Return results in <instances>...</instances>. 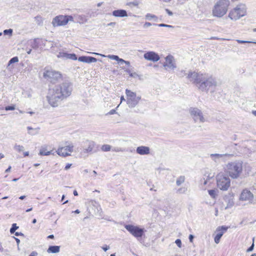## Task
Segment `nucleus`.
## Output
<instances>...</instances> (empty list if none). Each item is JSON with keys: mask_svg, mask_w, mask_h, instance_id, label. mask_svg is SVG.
<instances>
[{"mask_svg": "<svg viewBox=\"0 0 256 256\" xmlns=\"http://www.w3.org/2000/svg\"><path fill=\"white\" fill-rule=\"evenodd\" d=\"M72 88L67 83H62L52 88H49L46 98L52 107L58 106L59 101L67 98L71 94Z\"/></svg>", "mask_w": 256, "mask_h": 256, "instance_id": "nucleus-1", "label": "nucleus"}, {"mask_svg": "<svg viewBox=\"0 0 256 256\" xmlns=\"http://www.w3.org/2000/svg\"><path fill=\"white\" fill-rule=\"evenodd\" d=\"M188 78L193 83L198 85V88L202 90H207L216 84L214 78L206 74L191 72L188 74Z\"/></svg>", "mask_w": 256, "mask_h": 256, "instance_id": "nucleus-2", "label": "nucleus"}, {"mask_svg": "<svg viewBox=\"0 0 256 256\" xmlns=\"http://www.w3.org/2000/svg\"><path fill=\"white\" fill-rule=\"evenodd\" d=\"M224 170L226 174L232 179H238L242 174L243 164L242 162H232L227 164Z\"/></svg>", "mask_w": 256, "mask_h": 256, "instance_id": "nucleus-3", "label": "nucleus"}, {"mask_svg": "<svg viewBox=\"0 0 256 256\" xmlns=\"http://www.w3.org/2000/svg\"><path fill=\"white\" fill-rule=\"evenodd\" d=\"M230 4L228 0H218L213 8V16L218 18L223 16L226 14Z\"/></svg>", "mask_w": 256, "mask_h": 256, "instance_id": "nucleus-4", "label": "nucleus"}, {"mask_svg": "<svg viewBox=\"0 0 256 256\" xmlns=\"http://www.w3.org/2000/svg\"><path fill=\"white\" fill-rule=\"evenodd\" d=\"M43 76L51 83H55L62 78V76L60 72L48 67L44 68Z\"/></svg>", "mask_w": 256, "mask_h": 256, "instance_id": "nucleus-5", "label": "nucleus"}, {"mask_svg": "<svg viewBox=\"0 0 256 256\" xmlns=\"http://www.w3.org/2000/svg\"><path fill=\"white\" fill-rule=\"evenodd\" d=\"M216 186L218 188L222 191H226L230 186V180L222 172H219L216 176Z\"/></svg>", "mask_w": 256, "mask_h": 256, "instance_id": "nucleus-6", "label": "nucleus"}, {"mask_svg": "<svg viewBox=\"0 0 256 256\" xmlns=\"http://www.w3.org/2000/svg\"><path fill=\"white\" fill-rule=\"evenodd\" d=\"M246 14V9L244 6L240 4L230 11L228 17L232 20H237Z\"/></svg>", "mask_w": 256, "mask_h": 256, "instance_id": "nucleus-7", "label": "nucleus"}, {"mask_svg": "<svg viewBox=\"0 0 256 256\" xmlns=\"http://www.w3.org/2000/svg\"><path fill=\"white\" fill-rule=\"evenodd\" d=\"M126 96L127 104L130 107H134L138 104L141 98L140 96H136L135 92L128 90H126Z\"/></svg>", "mask_w": 256, "mask_h": 256, "instance_id": "nucleus-8", "label": "nucleus"}, {"mask_svg": "<svg viewBox=\"0 0 256 256\" xmlns=\"http://www.w3.org/2000/svg\"><path fill=\"white\" fill-rule=\"evenodd\" d=\"M74 148L72 144L66 142L64 146L59 147L56 152L58 156L66 157L70 156L74 150Z\"/></svg>", "mask_w": 256, "mask_h": 256, "instance_id": "nucleus-9", "label": "nucleus"}, {"mask_svg": "<svg viewBox=\"0 0 256 256\" xmlns=\"http://www.w3.org/2000/svg\"><path fill=\"white\" fill-rule=\"evenodd\" d=\"M72 16L59 15L56 16L52 20V24L54 26H58L66 25L68 21L72 20Z\"/></svg>", "mask_w": 256, "mask_h": 256, "instance_id": "nucleus-10", "label": "nucleus"}, {"mask_svg": "<svg viewBox=\"0 0 256 256\" xmlns=\"http://www.w3.org/2000/svg\"><path fill=\"white\" fill-rule=\"evenodd\" d=\"M125 228L128 230L134 236L138 238H142L144 234L145 230L137 226L131 224L125 226Z\"/></svg>", "mask_w": 256, "mask_h": 256, "instance_id": "nucleus-11", "label": "nucleus"}, {"mask_svg": "<svg viewBox=\"0 0 256 256\" xmlns=\"http://www.w3.org/2000/svg\"><path fill=\"white\" fill-rule=\"evenodd\" d=\"M254 198L252 193L248 189H244L240 196V200L241 201L248 202H251Z\"/></svg>", "mask_w": 256, "mask_h": 256, "instance_id": "nucleus-12", "label": "nucleus"}, {"mask_svg": "<svg viewBox=\"0 0 256 256\" xmlns=\"http://www.w3.org/2000/svg\"><path fill=\"white\" fill-rule=\"evenodd\" d=\"M144 57L146 60L153 62H156L160 59L159 55L152 51L146 52L144 55Z\"/></svg>", "mask_w": 256, "mask_h": 256, "instance_id": "nucleus-13", "label": "nucleus"}, {"mask_svg": "<svg viewBox=\"0 0 256 256\" xmlns=\"http://www.w3.org/2000/svg\"><path fill=\"white\" fill-rule=\"evenodd\" d=\"M54 148L52 146H44L42 147L39 154L40 156H49L54 154Z\"/></svg>", "mask_w": 256, "mask_h": 256, "instance_id": "nucleus-14", "label": "nucleus"}, {"mask_svg": "<svg viewBox=\"0 0 256 256\" xmlns=\"http://www.w3.org/2000/svg\"><path fill=\"white\" fill-rule=\"evenodd\" d=\"M166 61L164 64V66L166 68H176L174 58L172 56H168L166 58Z\"/></svg>", "mask_w": 256, "mask_h": 256, "instance_id": "nucleus-15", "label": "nucleus"}, {"mask_svg": "<svg viewBox=\"0 0 256 256\" xmlns=\"http://www.w3.org/2000/svg\"><path fill=\"white\" fill-rule=\"evenodd\" d=\"M190 114L195 120L199 118L202 122H204V118L202 112L196 108H192L190 110Z\"/></svg>", "mask_w": 256, "mask_h": 256, "instance_id": "nucleus-16", "label": "nucleus"}, {"mask_svg": "<svg viewBox=\"0 0 256 256\" xmlns=\"http://www.w3.org/2000/svg\"><path fill=\"white\" fill-rule=\"evenodd\" d=\"M78 60L80 62H86V63H90V62H96L97 59L95 58L92 56H82L78 58Z\"/></svg>", "mask_w": 256, "mask_h": 256, "instance_id": "nucleus-17", "label": "nucleus"}, {"mask_svg": "<svg viewBox=\"0 0 256 256\" xmlns=\"http://www.w3.org/2000/svg\"><path fill=\"white\" fill-rule=\"evenodd\" d=\"M136 152L140 155L148 154H150V148L148 146H140L136 148Z\"/></svg>", "mask_w": 256, "mask_h": 256, "instance_id": "nucleus-18", "label": "nucleus"}, {"mask_svg": "<svg viewBox=\"0 0 256 256\" xmlns=\"http://www.w3.org/2000/svg\"><path fill=\"white\" fill-rule=\"evenodd\" d=\"M107 57L110 59L116 60L118 61L119 63H124L128 66H130V62L124 60L120 58L118 56L108 55L107 56Z\"/></svg>", "mask_w": 256, "mask_h": 256, "instance_id": "nucleus-19", "label": "nucleus"}, {"mask_svg": "<svg viewBox=\"0 0 256 256\" xmlns=\"http://www.w3.org/2000/svg\"><path fill=\"white\" fill-rule=\"evenodd\" d=\"M112 14L116 17H124L128 16L126 12L124 10H115L112 12Z\"/></svg>", "mask_w": 256, "mask_h": 256, "instance_id": "nucleus-20", "label": "nucleus"}, {"mask_svg": "<svg viewBox=\"0 0 256 256\" xmlns=\"http://www.w3.org/2000/svg\"><path fill=\"white\" fill-rule=\"evenodd\" d=\"M228 229V227L226 226H219L216 230V232H217L216 234L222 236L226 232Z\"/></svg>", "mask_w": 256, "mask_h": 256, "instance_id": "nucleus-21", "label": "nucleus"}, {"mask_svg": "<svg viewBox=\"0 0 256 256\" xmlns=\"http://www.w3.org/2000/svg\"><path fill=\"white\" fill-rule=\"evenodd\" d=\"M124 70V72L128 75L129 78H135L138 76L136 72H134L132 69L126 68H122Z\"/></svg>", "mask_w": 256, "mask_h": 256, "instance_id": "nucleus-22", "label": "nucleus"}, {"mask_svg": "<svg viewBox=\"0 0 256 256\" xmlns=\"http://www.w3.org/2000/svg\"><path fill=\"white\" fill-rule=\"evenodd\" d=\"M47 251L48 253H57L60 252V246H50Z\"/></svg>", "mask_w": 256, "mask_h": 256, "instance_id": "nucleus-23", "label": "nucleus"}, {"mask_svg": "<svg viewBox=\"0 0 256 256\" xmlns=\"http://www.w3.org/2000/svg\"><path fill=\"white\" fill-rule=\"evenodd\" d=\"M208 194L212 198H216L217 196V190H208Z\"/></svg>", "mask_w": 256, "mask_h": 256, "instance_id": "nucleus-24", "label": "nucleus"}, {"mask_svg": "<svg viewBox=\"0 0 256 256\" xmlns=\"http://www.w3.org/2000/svg\"><path fill=\"white\" fill-rule=\"evenodd\" d=\"M101 149L104 152H108L110 150L111 146L108 144H104L102 146Z\"/></svg>", "mask_w": 256, "mask_h": 256, "instance_id": "nucleus-25", "label": "nucleus"}, {"mask_svg": "<svg viewBox=\"0 0 256 256\" xmlns=\"http://www.w3.org/2000/svg\"><path fill=\"white\" fill-rule=\"evenodd\" d=\"M139 4V2L138 0H135L132 2H128L127 3V5L129 6H138Z\"/></svg>", "mask_w": 256, "mask_h": 256, "instance_id": "nucleus-26", "label": "nucleus"}, {"mask_svg": "<svg viewBox=\"0 0 256 256\" xmlns=\"http://www.w3.org/2000/svg\"><path fill=\"white\" fill-rule=\"evenodd\" d=\"M18 228V227L16 226V224H13L10 229V233L13 234Z\"/></svg>", "mask_w": 256, "mask_h": 256, "instance_id": "nucleus-27", "label": "nucleus"}, {"mask_svg": "<svg viewBox=\"0 0 256 256\" xmlns=\"http://www.w3.org/2000/svg\"><path fill=\"white\" fill-rule=\"evenodd\" d=\"M184 181V176H180L176 180V184L178 186L180 185Z\"/></svg>", "mask_w": 256, "mask_h": 256, "instance_id": "nucleus-28", "label": "nucleus"}, {"mask_svg": "<svg viewBox=\"0 0 256 256\" xmlns=\"http://www.w3.org/2000/svg\"><path fill=\"white\" fill-rule=\"evenodd\" d=\"M18 61V58L17 56H15L12 58L8 62V65L14 63V62H17Z\"/></svg>", "mask_w": 256, "mask_h": 256, "instance_id": "nucleus-29", "label": "nucleus"}, {"mask_svg": "<svg viewBox=\"0 0 256 256\" xmlns=\"http://www.w3.org/2000/svg\"><path fill=\"white\" fill-rule=\"evenodd\" d=\"M146 18L148 20H151L152 18H157V17L155 15H153L150 14H148L146 16Z\"/></svg>", "mask_w": 256, "mask_h": 256, "instance_id": "nucleus-30", "label": "nucleus"}, {"mask_svg": "<svg viewBox=\"0 0 256 256\" xmlns=\"http://www.w3.org/2000/svg\"><path fill=\"white\" fill-rule=\"evenodd\" d=\"M15 108V106L14 105L6 106L4 108L6 110H14Z\"/></svg>", "mask_w": 256, "mask_h": 256, "instance_id": "nucleus-31", "label": "nucleus"}, {"mask_svg": "<svg viewBox=\"0 0 256 256\" xmlns=\"http://www.w3.org/2000/svg\"><path fill=\"white\" fill-rule=\"evenodd\" d=\"M221 237H222L221 236H218V234H216L214 238V242L216 244H218L220 242V239Z\"/></svg>", "mask_w": 256, "mask_h": 256, "instance_id": "nucleus-32", "label": "nucleus"}, {"mask_svg": "<svg viewBox=\"0 0 256 256\" xmlns=\"http://www.w3.org/2000/svg\"><path fill=\"white\" fill-rule=\"evenodd\" d=\"M16 150L18 152H23L24 150V148L23 146H18L16 147Z\"/></svg>", "mask_w": 256, "mask_h": 256, "instance_id": "nucleus-33", "label": "nucleus"}, {"mask_svg": "<svg viewBox=\"0 0 256 256\" xmlns=\"http://www.w3.org/2000/svg\"><path fill=\"white\" fill-rule=\"evenodd\" d=\"M175 243L176 244L179 248H181V246H182V242H181V240L180 239L176 240V241H175Z\"/></svg>", "mask_w": 256, "mask_h": 256, "instance_id": "nucleus-34", "label": "nucleus"}, {"mask_svg": "<svg viewBox=\"0 0 256 256\" xmlns=\"http://www.w3.org/2000/svg\"><path fill=\"white\" fill-rule=\"evenodd\" d=\"M69 58H71V59L73 60H77V56H76L75 54H70V55Z\"/></svg>", "mask_w": 256, "mask_h": 256, "instance_id": "nucleus-35", "label": "nucleus"}, {"mask_svg": "<svg viewBox=\"0 0 256 256\" xmlns=\"http://www.w3.org/2000/svg\"><path fill=\"white\" fill-rule=\"evenodd\" d=\"M12 29L6 30H4V34H7L8 33H10L11 34H12Z\"/></svg>", "mask_w": 256, "mask_h": 256, "instance_id": "nucleus-36", "label": "nucleus"}, {"mask_svg": "<svg viewBox=\"0 0 256 256\" xmlns=\"http://www.w3.org/2000/svg\"><path fill=\"white\" fill-rule=\"evenodd\" d=\"M158 26L160 27H172V26L163 24H158Z\"/></svg>", "mask_w": 256, "mask_h": 256, "instance_id": "nucleus-37", "label": "nucleus"}, {"mask_svg": "<svg viewBox=\"0 0 256 256\" xmlns=\"http://www.w3.org/2000/svg\"><path fill=\"white\" fill-rule=\"evenodd\" d=\"M72 166V164H68L66 166H65V168H64V170H68V169H69V168H70V166Z\"/></svg>", "mask_w": 256, "mask_h": 256, "instance_id": "nucleus-38", "label": "nucleus"}, {"mask_svg": "<svg viewBox=\"0 0 256 256\" xmlns=\"http://www.w3.org/2000/svg\"><path fill=\"white\" fill-rule=\"evenodd\" d=\"M151 25H152L151 23H150V22H146V23L144 24V28H147V27H148V26H150Z\"/></svg>", "mask_w": 256, "mask_h": 256, "instance_id": "nucleus-39", "label": "nucleus"}, {"mask_svg": "<svg viewBox=\"0 0 256 256\" xmlns=\"http://www.w3.org/2000/svg\"><path fill=\"white\" fill-rule=\"evenodd\" d=\"M29 256H38V253L36 252H32Z\"/></svg>", "mask_w": 256, "mask_h": 256, "instance_id": "nucleus-40", "label": "nucleus"}, {"mask_svg": "<svg viewBox=\"0 0 256 256\" xmlns=\"http://www.w3.org/2000/svg\"><path fill=\"white\" fill-rule=\"evenodd\" d=\"M238 42L239 44H245V43H247V42H250L244 41V40H238Z\"/></svg>", "mask_w": 256, "mask_h": 256, "instance_id": "nucleus-41", "label": "nucleus"}, {"mask_svg": "<svg viewBox=\"0 0 256 256\" xmlns=\"http://www.w3.org/2000/svg\"><path fill=\"white\" fill-rule=\"evenodd\" d=\"M254 243L252 244V245L248 249V252L252 251L254 248Z\"/></svg>", "mask_w": 256, "mask_h": 256, "instance_id": "nucleus-42", "label": "nucleus"}, {"mask_svg": "<svg viewBox=\"0 0 256 256\" xmlns=\"http://www.w3.org/2000/svg\"><path fill=\"white\" fill-rule=\"evenodd\" d=\"M102 249L106 252V251L108 250L109 249V246L106 245V246H102Z\"/></svg>", "mask_w": 256, "mask_h": 256, "instance_id": "nucleus-43", "label": "nucleus"}, {"mask_svg": "<svg viewBox=\"0 0 256 256\" xmlns=\"http://www.w3.org/2000/svg\"><path fill=\"white\" fill-rule=\"evenodd\" d=\"M28 130H29L28 133L30 134H34V133H32V132H30V130H33L34 129L31 127H28Z\"/></svg>", "mask_w": 256, "mask_h": 256, "instance_id": "nucleus-44", "label": "nucleus"}, {"mask_svg": "<svg viewBox=\"0 0 256 256\" xmlns=\"http://www.w3.org/2000/svg\"><path fill=\"white\" fill-rule=\"evenodd\" d=\"M166 12L168 14V15H170V16L172 15V12L171 11H170L168 9H166Z\"/></svg>", "mask_w": 256, "mask_h": 256, "instance_id": "nucleus-45", "label": "nucleus"}, {"mask_svg": "<svg viewBox=\"0 0 256 256\" xmlns=\"http://www.w3.org/2000/svg\"><path fill=\"white\" fill-rule=\"evenodd\" d=\"M193 238H194V236L192 235V234H190L189 236V240H190V242H192V240H193Z\"/></svg>", "mask_w": 256, "mask_h": 256, "instance_id": "nucleus-46", "label": "nucleus"}, {"mask_svg": "<svg viewBox=\"0 0 256 256\" xmlns=\"http://www.w3.org/2000/svg\"><path fill=\"white\" fill-rule=\"evenodd\" d=\"M24 156L26 157L29 156V152H24Z\"/></svg>", "mask_w": 256, "mask_h": 256, "instance_id": "nucleus-47", "label": "nucleus"}, {"mask_svg": "<svg viewBox=\"0 0 256 256\" xmlns=\"http://www.w3.org/2000/svg\"><path fill=\"white\" fill-rule=\"evenodd\" d=\"M115 112H116V110H112L109 112V114H114L115 113Z\"/></svg>", "mask_w": 256, "mask_h": 256, "instance_id": "nucleus-48", "label": "nucleus"}, {"mask_svg": "<svg viewBox=\"0 0 256 256\" xmlns=\"http://www.w3.org/2000/svg\"><path fill=\"white\" fill-rule=\"evenodd\" d=\"M210 178H207L206 180H205L204 181V185H206V184H207V183L208 182V180H210Z\"/></svg>", "mask_w": 256, "mask_h": 256, "instance_id": "nucleus-49", "label": "nucleus"}, {"mask_svg": "<svg viewBox=\"0 0 256 256\" xmlns=\"http://www.w3.org/2000/svg\"><path fill=\"white\" fill-rule=\"evenodd\" d=\"M48 238L53 239L54 238V236L53 234L50 235L48 236Z\"/></svg>", "mask_w": 256, "mask_h": 256, "instance_id": "nucleus-50", "label": "nucleus"}, {"mask_svg": "<svg viewBox=\"0 0 256 256\" xmlns=\"http://www.w3.org/2000/svg\"><path fill=\"white\" fill-rule=\"evenodd\" d=\"M10 169H11V166H10L6 170V172H9L10 170Z\"/></svg>", "mask_w": 256, "mask_h": 256, "instance_id": "nucleus-51", "label": "nucleus"}, {"mask_svg": "<svg viewBox=\"0 0 256 256\" xmlns=\"http://www.w3.org/2000/svg\"><path fill=\"white\" fill-rule=\"evenodd\" d=\"M124 100H125L124 96H122L120 97V102H122V101H124Z\"/></svg>", "mask_w": 256, "mask_h": 256, "instance_id": "nucleus-52", "label": "nucleus"}, {"mask_svg": "<svg viewBox=\"0 0 256 256\" xmlns=\"http://www.w3.org/2000/svg\"><path fill=\"white\" fill-rule=\"evenodd\" d=\"M74 194L76 196H78V192H76V190H74Z\"/></svg>", "mask_w": 256, "mask_h": 256, "instance_id": "nucleus-53", "label": "nucleus"}, {"mask_svg": "<svg viewBox=\"0 0 256 256\" xmlns=\"http://www.w3.org/2000/svg\"><path fill=\"white\" fill-rule=\"evenodd\" d=\"M210 40H219V38H218L216 37H212L210 38Z\"/></svg>", "mask_w": 256, "mask_h": 256, "instance_id": "nucleus-54", "label": "nucleus"}, {"mask_svg": "<svg viewBox=\"0 0 256 256\" xmlns=\"http://www.w3.org/2000/svg\"><path fill=\"white\" fill-rule=\"evenodd\" d=\"M4 158V155L3 154H0V160Z\"/></svg>", "mask_w": 256, "mask_h": 256, "instance_id": "nucleus-55", "label": "nucleus"}, {"mask_svg": "<svg viewBox=\"0 0 256 256\" xmlns=\"http://www.w3.org/2000/svg\"><path fill=\"white\" fill-rule=\"evenodd\" d=\"M24 198H25V196H20V200H23V199H24Z\"/></svg>", "mask_w": 256, "mask_h": 256, "instance_id": "nucleus-56", "label": "nucleus"}, {"mask_svg": "<svg viewBox=\"0 0 256 256\" xmlns=\"http://www.w3.org/2000/svg\"><path fill=\"white\" fill-rule=\"evenodd\" d=\"M252 113L253 114L256 116V110H252Z\"/></svg>", "mask_w": 256, "mask_h": 256, "instance_id": "nucleus-57", "label": "nucleus"}, {"mask_svg": "<svg viewBox=\"0 0 256 256\" xmlns=\"http://www.w3.org/2000/svg\"><path fill=\"white\" fill-rule=\"evenodd\" d=\"M36 222V218H34L32 220V223L35 224Z\"/></svg>", "mask_w": 256, "mask_h": 256, "instance_id": "nucleus-58", "label": "nucleus"}, {"mask_svg": "<svg viewBox=\"0 0 256 256\" xmlns=\"http://www.w3.org/2000/svg\"><path fill=\"white\" fill-rule=\"evenodd\" d=\"M32 210V208H29V209L26 210V212H28L31 211Z\"/></svg>", "mask_w": 256, "mask_h": 256, "instance_id": "nucleus-59", "label": "nucleus"}, {"mask_svg": "<svg viewBox=\"0 0 256 256\" xmlns=\"http://www.w3.org/2000/svg\"><path fill=\"white\" fill-rule=\"evenodd\" d=\"M74 212L76 213V214H79L80 213V211L78 210H76L74 211Z\"/></svg>", "mask_w": 256, "mask_h": 256, "instance_id": "nucleus-60", "label": "nucleus"}, {"mask_svg": "<svg viewBox=\"0 0 256 256\" xmlns=\"http://www.w3.org/2000/svg\"><path fill=\"white\" fill-rule=\"evenodd\" d=\"M2 249H3L2 247V245H1V244H0V252L2 251Z\"/></svg>", "mask_w": 256, "mask_h": 256, "instance_id": "nucleus-61", "label": "nucleus"}, {"mask_svg": "<svg viewBox=\"0 0 256 256\" xmlns=\"http://www.w3.org/2000/svg\"><path fill=\"white\" fill-rule=\"evenodd\" d=\"M20 234L18 232H16L15 233V235H16V236H20Z\"/></svg>", "mask_w": 256, "mask_h": 256, "instance_id": "nucleus-62", "label": "nucleus"}, {"mask_svg": "<svg viewBox=\"0 0 256 256\" xmlns=\"http://www.w3.org/2000/svg\"><path fill=\"white\" fill-rule=\"evenodd\" d=\"M64 195H63V196H62V201H63V200H64Z\"/></svg>", "mask_w": 256, "mask_h": 256, "instance_id": "nucleus-63", "label": "nucleus"}, {"mask_svg": "<svg viewBox=\"0 0 256 256\" xmlns=\"http://www.w3.org/2000/svg\"><path fill=\"white\" fill-rule=\"evenodd\" d=\"M251 256H256V254H254Z\"/></svg>", "mask_w": 256, "mask_h": 256, "instance_id": "nucleus-64", "label": "nucleus"}]
</instances>
